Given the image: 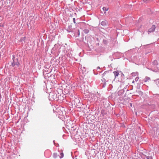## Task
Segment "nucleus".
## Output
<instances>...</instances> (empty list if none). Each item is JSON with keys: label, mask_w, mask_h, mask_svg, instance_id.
Masks as SVG:
<instances>
[{"label": "nucleus", "mask_w": 159, "mask_h": 159, "mask_svg": "<svg viewBox=\"0 0 159 159\" xmlns=\"http://www.w3.org/2000/svg\"><path fill=\"white\" fill-rule=\"evenodd\" d=\"M89 32V30L87 29H85L84 30V32L85 33H87Z\"/></svg>", "instance_id": "obj_12"}, {"label": "nucleus", "mask_w": 159, "mask_h": 159, "mask_svg": "<svg viewBox=\"0 0 159 159\" xmlns=\"http://www.w3.org/2000/svg\"><path fill=\"white\" fill-rule=\"evenodd\" d=\"M63 156H64L63 153V152L61 153L60 154V158H62V157H63Z\"/></svg>", "instance_id": "obj_10"}, {"label": "nucleus", "mask_w": 159, "mask_h": 159, "mask_svg": "<svg viewBox=\"0 0 159 159\" xmlns=\"http://www.w3.org/2000/svg\"><path fill=\"white\" fill-rule=\"evenodd\" d=\"M73 21L74 23H75V18H73Z\"/></svg>", "instance_id": "obj_14"}, {"label": "nucleus", "mask_w": 159, "mask_h": 159, "mask_svg": "<svg viewBox=\"0 0 159 159\" xmlns=\"http://www.w3.org/2000/svg\"><path fill=\"white\" fill-rule=\"evenodd\" d=\"M130 106H132V104H131Z\"/></svg>", "instance_id": "obj_15"}, {"label": "nucleus", "mask_w": 159, "mask_h": 159, "mask_svg": "<svg viewBox=\"0 0 159 159\" xmlns=\"http://www.w3.org/2000/svg\"><path fill=\"white\" fill-rule=\"evenodd\" d=\"M156 28V26L155 25H152L151 28L149 29L148 30V32H152L154 31L155 30V29Z\"/></svg>", "instance_id": "obj_3"}, {"label": "nucleus", "mask_w": 159, "mask_h": 159, "mask_svg": "<svg viewBox=\"0 0 159 159\" xmlns=\"http://www.w3.org/2000/svg\"><path fill=\"white\" fill-rule=\"evenodd\" d=\"M115 76V78L114 80L112 81L113 82L114 81H116V82H121L124 79V75L121 73L120 74L119 71L118 70H116L113 72Z\"/></svg>", "instance_id": "obj_1"}, {"label": "nucleus", "mask_w": 159, "mask_h": 159, "mask_svg": "<svg viewBox=\"0 0 159 159\" xmlns=\"http://www.w3.org/2000/svg\"><path fill=\"white\" fill-rule=\"evenodd\" d=\"M109 75V73L108 72L105 71L102 74V76L105 78H107V77Z\"/></svg>", "instance_id": "obj_4"}, {"label": "nucleus", "mask_w": 159, "mask_h": 159, "mask_svg": "<svg viewBox=\"0 0 159 159\" xmlns=\"http://www.w3.org/2000/svg\"><path fill=\"white\" fill-rule=\"evenodd\" d=\"M122 92H123V91H122V90H120L119 92H118V95H120V93H122Z\"/></svg>", "instance_id": "obj_13"}, {"label": "nucleus", "mask_w": 159, "mask_h": 159, "mask_svg": "<svg viewBox=\"0 0 159 159\" xmlns=\"http://www.w3.org/2000/svg\"><path fill=\"white\" fill-rule=\"evenodd\" d=\"M107 24V22L106 21H103L101 22V25L103 26H105Z\"/></svg>", "instance_id": "obj_8"}, {"label": "nucleus", "mask_w": 159, "mask_h": 159, "mask_svg": "<svg viewBox=\"0 0 159 159\" xmlns=\"http://www.w3.org/2000/svg\"><path fill=\"white\" fill-rule=\"evenodd\" d=\"M132 7V6L131 5L126 4L125 5V9H131Z\"/></svg>", "instance_id": "obj_5"}, {"label": "nucleus", "mask_w": 159, "mask_h": 159, "mask_svg": "<svg viewBox=\"0 0 159 159\" xmlns=\"http://www.w3.org/2000/svg\"><path fill=\"white\" fill-rule=\"evenodd\" d=\"M58 156L57 154L56 153H54L53 154V157L55 158H56Z\"/></svg>", "instance_id": "obj_9"}, {"label": "nucleus", "mask_w": 159, "mask_h": 159, "mask_svg": "<svg viewBox=\"0 0 159 159\" xmlns=\"http://www.w3.org/2000/svg\"><path fill=\"white\" fill-rule=\"evenodd\" d=\"M153 155V153H149L145 155L144 159H153L152 156Z\"/></svg>", "instance_id": "obj_2"}, {"label": "nucleus", "mask_w": 159, "mask_h": 159, "mask_svg": "<svg viewBox=\"0 0 159 159\" xmlns=\"http://www.w3.org/2000/svg\"><path fill=\"white\" fill-rule=\"evenodd\" d=\"M103 10H108L109 9V8L107 7H103L102 8Z\"/></svg>", "instance_id": "obj_11"}, {"label": "nucleus", "mask_w": 159, "mask_h": 159, "mask_svg": "<svg viewBox=\"0 0 159 159\" xmlns=\"http://www.w3.org/2000/svg\"><path fill=\"white\" fill-rule=\"evenodd\" d=\"M106 11H100V12L101 13L100 15L103 16L104 15H106Z\"/></svg>", "instance_id": "obj_7"}, {"label": "nucleus", "mask_w": 159, "mask_h": 159, "mask_svg": "<svg viewBox=\"0 0 159 159\" xmlns=\"http://www.w3.org/2000/svg\"><path fill=\"white\" fill-rule=\"evenodd\" d=\"M14 58H15V57H14V56H13V62H12L11 63V65L12 66H13V67L14 66H15L16 65H17V62L16 61V62H15Z\"/></svg>", "instance_id": "obj_6"}]
</instances>
